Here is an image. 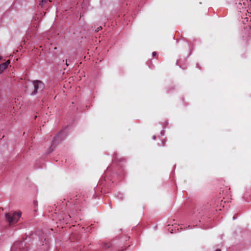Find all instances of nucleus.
<instances>
[{
    "mask_svg": "<svg viewBox=\"0 0 251 251\" xmlns=\"http://www.w3.org/2000/svg\"><path fill=\"white\" fill-rule=\"evenodd\" d=\"M111 247V244L110 243H107L104 244V247L106 248H109Z\"/></svg>",
    "mask_w": 251,
    "mask_h": 251,
    "instance_id": "6e6552de",
    "label": "nucleus"
},
{
    "mask_svg": "<svg viewBox=\"0 0 251 251\" xmlns=\"http://www.w3.org/2000/svg\"><path fill=\"white\" fill-rule=\"evenodd\" d=\"M157 54V52L156 51H153L152 53V55L153 56H154L156 55Z\"/></svg>",
    "mask_w": 251,
    "mask_h": 251,
    "instance_id": "9d476101",
    "label": "nucleus"
},
{
    "mask_svg": "<svg viewBox=\"0 0 251 251\" xmlns=\"http://www.w3.org/2000/svg\"><path fill=\"white\" fill-rule=\"evenodd\" d=\"M5 69V66L4 64H0V74Z\"/></svg>",
    "mask_w": 251,
    "mask_h": 251,
    "instance_id": "423d86ee",
    "label": "nucleus"
},
{
    "mask_svg": "<svg viewBox=\"0 0 251 251\" xmlns=\"http://www.w3.org/2000/svg\"><path fill=\"white\" fill-rule=\"evenodd\" d=\"M24 245L22 242H16L12 246L11 251H25L23 249Z\"/></svg>",
    "mask_w": 251,
    "mask_h": 251,
    "instance_id": "20e7f679",
    "label": "nucleus"
},
{
    "mask_svg": "<svg viewBox=\"0 0 251 251\" xmlns=\"http://www.w3.org/2000/svg\"><path fill=\"white\" fill-rule=\"evenodd\" d=\"M1 59V57L0 56V60Z\"/></svg>",
    "mask_w": 251,
    "mask_h": 251,
    "instance_id": "4468645a",
    "label": "nucleus"
},
{
    "mask_svg": "<svg viewBox=\"0 0 251 251\" xmlns=\"http://www.w3.org/2000/svg\"><path fill=\"white\" fill-rule=\"evenodd\" d=\"M63 135V133L61 132L58 133L53 138L52 141V144L50 147V149H51V151L53 150V145L56 142H60L62 140L63 138L62 137Z\"/></svg>",
    "mask_w": 251,
    "mask_h": 251,
    "instance_id": "39448f33",
    "label": "nucleus"
},
{
    "mask_svg": "<svg viewBox=\"0 0 251 251\" xmlns=\"http://www.w3.org/2000/svg\"><path fill=\"white\" fill-rule=\"evenodd\" d=\"M216 251H221V250H220V249H217V250H216Z\"/></svg>",
    "mask_w": 251,
    "mask_h": 251,
    "instance_id": "ddd939ff",
    "label": "nucleus"
},
{
    "mask_svg": "<svg viewBox=\"0 0 251 251\" xmlns=\"http://www.w3.org/2000/svg\"><path fill=\"white\" fill-rule=\"evenodd\" d=\"M21 212H14L13 213H6L5 215L6 219L9 225L16 223L21 216Z\"/></svg>",
    "mask_w": 251,
    "mask_h": 251,
    "instance_id": "7ed1b4c3",
    "label": "nucleus"
},
{
    "mask_svg": "<svg viewBox=\"0 0 251 251\" xmlns=\"http://www.w3.org/2000/svg\"><path fill=\"white\" fill-rule=\"evenodd\" d=\"M236 4L240 12H245L241 17L243 19V23L246 24L249 18L251 19V0H237Z\"/></svg>",
    "mask_w": 251,
    "mask_h": 251,
    "instance_id": "f257e3e1",
    "label": "nucleus"
},
{
    "mask_svg": "<svg viewBox=\"0 0 251 251\" xmlns=\"http://www.w3.org/2000/svg\"><path fill=\"white\" fill-rule=\"evenodd\" d=\"M102 29V27L101 26H99L98 27L96 30H95V31L96 32H98L99 30H101Z\"/></svg>",
    "mask_w": 251,
    "mask_h": 251,
    "instance_id": "1a4fd4ad",
    "label": "nucleus"
},
{
    "mask_svg": "<svg viewBox=\"0 0 251 251\" xmlns=\"http://www.w3.org/2000/svg\"><path fill=\"white\" fill-rule=\"evenodd\" d=\"M10 63V60H8L5 63H2V64H4L5 66V68H6Z\"/></svg>",
    "mask_w": 251,
    "mask_h": 251,
    "instance_id": "0eeeda50",
    "label": "nucleus"
},
{
    "mask_svg": "<svg viewBox=\"0 0 251 251\" xmlns=\"http://www.w3.org/2000/svg\"><path fill=\"white\" fill-rule=\"evenodd\" d=\"M66 64L67 66H68V64L67 63V60H66Z\"/></svg>",
    "mask_w": 251,
    "mask_h": 251,
    "instance_id": "f8f14e48",
    "label": "nucleus"
},
{
    "mask_svg": "<svg viewBox=\"0 0 251 251\" xmlns=\"http://www.w3.org/2000/svg\"><path fill=\"white\" fill-rule=\"evenodd\" d=\"M44 88V84L41 81L35 80L28 84L26 92L31 95H36L39 90H42Z\"/></svg>",
    "mask_w": 251,
    "mask_h": 251,
    "instance_id": "f03ea898",
    "label": "nucleus"
},
{
    "mask_svg": "<svg viewBox=\"0 0 251 251\" xmlns=\"http://www.w3.org/2000/svg\"><path fill=\"white\" fill-rule=\"evenodd\" d=\"M152 139H153V140H155V136H154H154H153V137H152Z\"/></svg>",
    "mask_w": 251,
    "mask_h": 251,
    "instance_id": "9b49d317",
    "label": "nucleus"
}]
</instances>
